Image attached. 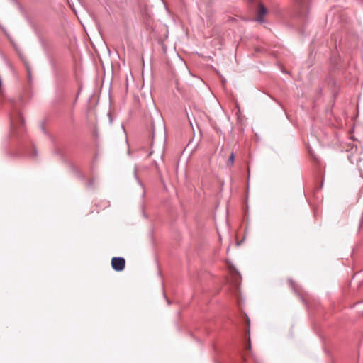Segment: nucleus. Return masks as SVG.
Wrapping results in <instances>:
<instances>
[{
    "mask_svg": "<svg viewBox=\"0 0 363 363\" xmlns=\"http://www.w3.org/2000/svg\"><path fill=\"white\" fill-rule=\"evenodd\" d=\"M125 266V261L123 257H113L111 259V267L117 272H121L124 269Z\"/></svg>",
    "mask_w": 363,
    "mask_h": 363,
    "instance_id": "1",
    "label": "nucleus"
},
{
    "mask_svg": "<svg viewBox=\"0 0 363 363\" xmlns=\"http://www.w3.org/2000/svg\"><path fill=\"white\" fill-rule=\"evenodd\" d=\"M289 284H290L292 287H294V283H293V281H292L289 280Z\"/></svg>",
    "mask_w": 363,
    "mask_h": 363,
    "instance_id": "6",
    "label": "nucleus"
},
{
    "mask_svg": "<svg viewBox=\"0 0 363 363\" xmlns=\"http://www.w3.org/2000/svg\"><path fill=\"white\" fill-rule=\"evenodd\" d=\"M230 270H231V273H232L233 274H238V272L236 271V269H235V268H233V269H231Z\"/></svg>",
    "mask_w": 363,
    "mask_h": 363,
    "instance_id": "5",
    "label": "nucleus"
},
{
    "mask_svg": "<svg viewBox=\"0 0 363 363\" xmlns=\"http://www.w3.org/2000/svg\"><path fill=\"white\" fill-rule=\"evenodd\" d=\"M23 123V119L20 113H18L16 118L11 119V125L13 128L17 127L18 125H21Z\"/></svg>",
    "mask_w": 363,
    "mask_h": 363,
    "instance_id": "3",
    "label": "nucleus"
},
{
    "mask_svg": "<svg viewBox=\"0 0 363 363\" xmlns=\"http://www.w3.org/2000/svg\"><path fill=\"white\" fill-rule=\"evenodd\" d=\"M267 12V10L266 7L262 4H259L257 8L256 20L259 22H263L264 17L266 15Z\"/></svg>",
    "mask_w": 363,
    "mask_h": 363,
    "instance_id": "2",
    "label": "nucleus"
},
{
    "mask_svg": "<svg viewBox=\"0 0 363 363\" xmlns=\"http://www.w3.org/2000/svg\"><path fill=\"white\" fill-rule=\"evenodd\" d=\"M234 159H235V156H234V154L232 153L229 157V160H228V164H233V162H234Z\"/></svg>",
    "mask_w": 363,
    "mask_h": 363,
    "instance_id": "4",
    "label": "nucleus"
}]
</instances>
